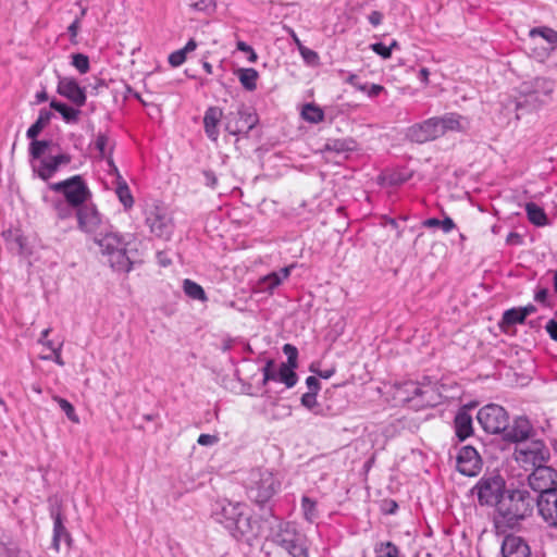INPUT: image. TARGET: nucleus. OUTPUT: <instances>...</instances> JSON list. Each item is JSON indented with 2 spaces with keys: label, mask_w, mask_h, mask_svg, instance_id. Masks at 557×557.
<instances>
[{
  "label": "nucleus",
  "mask_w": 557,
  "mask_h": 557,
  "mask_svg": "<svg viewBox=\"0 0 557 557\" xmlns=\"http://www.w3.org/2000/svg\"><path fill=\"white\" fill-rule=\"evenodd\" d=\"M530 37L540 36L553 47H557V32L549 27H534L529 32Z\"/></svg>",
  "instance_id": "nucleus-39"
},
{
  "label": "nucleus",
  "mask_w": 557,
  "mask_h": 557,
  "mask_svg": "<svg viewBox=\"0 0 557 557\" xmlns=\"http://www.w3.org/2000/svg\"><path fill=\"white\" fill-rule=\"evenodd\" d=\"M502 554L504 557H530L531 552L523 539L508 535L503 542Z\"/></svg>",
  "instance_id": "nucleus-22"
},
{
  "label": "nucleus",
  "mask_w": 557,
  "mask_h": 557,
  "mask_svg": "<svg viewBox=\"0 0 557 557\" xmlns=\"http://www.w3.org/2000/svg\"><path fill=\"white\" fill-rule=\"evenodd\" d=\"M517 460L522 462H530L534 467L545 465L549 459V450L542 441H532L525 447L518 449Z\"/></svg>",
  "instance_id": "nucleus-18"
},
{
  "label": "nucleus",
  "mask_w": 557,
  "mask_h": 557,
  "mask_svg": "<svg viewBox=\"0 0 557 557\" xmlns=\"http://www.w3.org/2000/svg\"><path fill=\"white\" fill-rule=\"evenodd\" d=\"M183 290L185 295L193 300L201 302H206L208 300L205 289L190 278H185L183 281Z\"/></svg>",
  "instance_id": "nucleus-33"
},
{
  "label": "nucleus",
  "mask_w": 557,
  "mask_h": 557,
  "mask_svg": "<svg viewBox=\"0 0 557 557\" xmlns=\"http://www.w3.org/2000/svg\"><path fill=\"white\" fill-rule=\"evenodd\" d=\"M545 330L546 332L548 333V335L550 336V338L555 342H557V321L554 320V319H550L546 325H545Z\"/></svg>",
  "instance_id": "nucleus-58"
},
{
  "label": "nucleus",
  "mask_w": 557,
  "mask_h": 557,
  "mask_svg": "<svg viewBox=\"0 0 557 557\" xmlns=\"http://www.w3.org/2000/svg\"><path fill=\"white\" fill-rule=\"evenodd\" d=\"M48 201V199L46 198ZM50 206L59 220H66L72 218L74 214L76 215L77 207L70 203L67 200L63 198H52L49 200Z\"/></svg>",
  "instance_id": "nucleus-28"
},
{
  "label": "nucleus",
  "mask_w": 557,
  "mask_h": 557,
  "mask_svg": "<svg viewBox=\"0 0 557 557\" xmlns=\"http://www.w3.org/2000/svg\"><path fill=\"white\" fill-rule=\"evenodd\" d=\"M262 373H263L262 385H267V383L269 381H277L278 371L276 372L274 370V361L273 360L270 359L265 362V366L262 369Z\"/></svg>",
  "instance_id": "nucleus-44"
},
{
  "label": "nucleus",
  "mask_w": 557,
  "mask_h": 557,
  "mask_svg": "<svg viewBox=\"0 0 557 557\" xmlns=\"http://www.w3.org/2000/svg\"><path fill=\"white\" fill-rule=\"evenodd\" d=\"M547 298H548V289L545 287L539 288L534 294V300L540 304L547 305Z\"/></svg>",
  "instance_id": "nucleus-59"
},
{
  "label": "nucleus",
  "mask_w": 557,
  "mask_h": 557,
  "mask_svg": "<svg viewBox=\"0 0 557 557\" xmlns=\"http://www.w3.org/2000/svg\"><path fill=\"white\" fill-rule=\"evenodd\" d=\"M476 419L486 433L503 434L508 426L509 416L502 406L488 404L478 411Z\"/></svg>",
  "instance_id": "nucleus-12"
},
{
  "label": "nucleus",
  "mask_w": 557,
  "mask_h": 557,
  "mask_svg": "<svg viewBox=\"0 0 557 557\" xmlns=\"http://www.w3.org/2000/svg\"><path fill=\"white\" fill-rule=\"evenodd\" d=\"M50 108L59 112L66 123H76L78 121L81 114L79 109H75L57 100L50 102Z\"/></svg>",
  "instance_id": "nucleus-31"
},
{
  "label": "nucleus",
  "mask_w": 557,
  "mask_h": 557,
  "mask_svg": "<svg viewBox=\"0 0 557 557\" xmlns=\"http://www.w3.org/2000/svg\"><path fill=\"white\" fill-rule=\"evenodd\" d=\"M535 498L527 488H508L496 508L497 515L510 528L530 517Z\"/></svg>",
  "instance_id": "nucleus-2"
},
{
  "label": "nucleus",
  "mask_w": 557,
  "mask_h": 557,
  "mask_svg": "<svg viewBox=\"0 0 557 557\" xmlns=\"http://www.w3.org/2000/svg\"><path fill=\"white\" fill-rule=\"evenodd\" d=\"M384 90H385V88L382 85L372 84L370 86L367 85V90L364 92H367V95L369 97L374 98V97L379 96Z\"/></svg>",
  "instance_id": "nucleus-60"
},
{
  "label": "nucleus",
  "mask_w": 557,
  "mask_h": 557,
  "mask_svg": "<svg viewBox=\"0 0 557 557\" xmlns=\"http://www.w3.org/2000/svg\"><path fill=\"white\" fill-rule=\"evenodd\" d=\"M78 228L95 238H98L107 231V222L95 205L86 203L76 210Z\"/></svg>",
  "instance_id": "nucleus-13"
},
{
  "label": "nucleus",
  "mask_w": 557,
  "mask_h": 557,
  "mask_svg": "<svg viewBox=\"0 0 557 557\" xmlns=\"http://www.w3.org/2000/svg\"><path fill=\"white\" fill-rule=\"evenodd\" d=\"M506 481L499 473H485L472 488L481 506L495 507L499 505L506 491Z\"/></svg>",
  "instance_id": "nucleus-6"
},
{
  "label": "nucleus",
  "mask_w": 557,
  "mask_h": 557,
  "mask_svg": "<svg viewBox=\"0 0 557 557\" xmlns=\"http://www.w3.org/2000/svg\"><path fill=\"white\" fill-rule=\"evenodd\" d=\"M295 264H290L280 269V271L271 272L258 281V288L260 292L272 293L283 281L288 278Z\"/></svg>",
  "instance_id": "nucleus-23"
},
{
  "label": "nucleus",
  "mask_w": 557,
  "mask_h": 557,
  "mask_svg": "<svg viewBox=\"0 0 557 557\" xmlns=\"http://www.w3.org/2000/svg\"><path fill=\"white\" fill-rule=\"evenodd\" d=\"M525 212L529 221L535 226H545L548 224V218L543 208L534 202L525 205Z\"/></svg>",
  "instance_id": "nucleus-30"
},
{
  "label": "nucleus",
  "mask_w": 557,
  "mask_h": 557,
  "mask_svg": "<svg viewBox=\"0 0 557 557\" xmlns=\"http://www.w3.org/2000/svg\"><path fill=\"white\" fill-rule=\"evenodd\" d=\"M224 120L222 110L219 107H209L203 115V127L206 135L212 140L218 141L221 120Z\"/></svg>",
  "instance_id": "nucleus-26"
},
{
  "label": "nucleus",
  "mask_w": 557,
  "mask_h": 557,
  "mask_svg": "<svg viewBox=\"0 0 557 557\" xmlns=\"http://www.w3.org/2000/svg\"><path fill=\"white\" fill-rule=\"evenodd\" d=\"M296 368L297 367L281 363L277 381L284 383L287 388L294 387L297 383V374L295 372Z\"/></svg>",
  "instance_id": "nucleus-37"
},
{
  "label": "nucleus",
  "mask_w": 557,
  "mask_h": 557,
  "mask_svg": "<svg viewBox=\"0 0 557 557\" xmlns=\"http://www.w3.org/2000/svg\"><path fill=\"white\" fill-rule=\"evenodd\" d=\"M295 40H296V42L298 45H300L299 40L296 37H295ZM299 50H300L301 55L304 57V59L307 62H313V61H315L318 59V54L313 50H310V49L305 48L302 46H299Z\"/></svg>",
  "instance_id": "nucleus-53"
},
{
  "label": "nucleus",
  "mask_w": 557,
  "mask_h": 557,
  "mask_svg": "<svg viewBox=\"0 0 557 557\" xmlns=\"http://www.w3.org/2000/svg\"><path fill=\"white\" fill-rule=\"evenodd\" d=\"M528 482L530 487L540 494H544L545 491H557V471L549 466L540 465L529 474Z\"/></svg>",
  "instance_id": "nucleus-14"
},
{
  "label": "nucleus",
  "mask_w": 557,
  "mask_h": 557,
  "mask_svg": "<svg viewBox=\"0 0 557 557\" xmlns=\"http://www.w3.org/2000/svg\"><path fill=\"white\" fill-rule=\"evenodd\" d=\"M51 518L53 520V536H52V547L59 552L60 543L62 540L71 543V535L67 532L64 525V518L60 507L52 508L50 511Z\"/></svg>",
  "instance_id": "nucleus-24"
},
{
  "label": "nucleus",
  "mask_w": 557,
  "mask_h": 557,
  "mask_svg": "<svg viewBox=\"0 0 557 557\" xmlns=\"http://www.w3.org/2000/svg\"><path fill=\"white\" fill-rule=\"evenodd\" d=\"M219 438L215 435L211 434H200L197 443L201 446H211L218 443Z\"/></svg>",
  "instance_id": "nucleus-54"
},
{
  "label": "nucleus",
  "mask_w": 557,
  "mask_h": 557,
  "mask_svg": "<svg viewBox=\"0 0 557 557\" xmlns=\"http://www.w3.org/2000/svg\"><path fill=\"white\" fill-rule=\"evenodd\" d=\"M482 467V459L472 446H463L457 456V470L467 476H475Z\"/></svg>",
  "instance_id": "nucleus-17"
},
{
  "label": "nucleus",
  "mask_w": 557,
  "mask_h": 557,
  "mask_svg": "<svg viewBox=\"0 0 557 557\" xmlns=\"http://www.w3.org/2000/svg\"><path fill=\"white\" fill-rule=\"evenodd\" d=\"M145 222L150 232L160 238L168 239L172 234V219L170 218L166 208L158 201L147 205L145 210Z\"/></svg>",
  "instance_id": "nucleus-11"
},
{
  "label": "nucleus",
  "mask_w": 557,
  "mask_h": 557,
  "mask_svg": "<svg viewBox=\"0 0 557 557\" xmlns=\"http://www.w3.org/2000/svg\"><path fill=\"white\" fill-rule=\"evenodd\" d=\"M72 65L81 73L86 74L89 71V59L86 54L75 53L72 55Z\"/></svg>",
  "instance_id": "nucleus-43"
},
{
  "label": "nucleus",
  "mask_w": 557,
  "mask_h": 557,
  "mask_svg": "<svg viewBox=\"0 0 557 557\" xmlns=\"http://www.w3.org/2000/svg\"><path fill=\"white\" fill-rule=\"evenodd\" d=\"M52 117V113L47 109H41L36 122L27 129V137L35 139L40 132L47 126Z\"/></svg>",
  "instance_id": "nucleus-34"
},
{
  "label": "nucleus",
  "mask_w": 557,
  "mask_h": 557,
  "mask_svg": "<svg viewBox=\"0 0 557 557\" xmlns=\"http://www.w3.org/2000/svg\"><path fill=\"white\" fill-rule=\"evenodd\" d=\"M301 510L306 521L312 523L319 518L318 504L308 496L301 498Z\"/></svg>",
  "instance_id": "nucleus-36"
},
{
  "label": "nucleus",
  "mask_w": 557,
  "mask_h": 557,
  "mask_svg": "<svg viewBox=\"0 0 557 557\" xmlns=\"http://www.w3.org/2000/svg\"><path fill=\"white\" fill-rule=\"evenodd\" d=\"M301 116L305 121L317 124L324 120V112L320 107L307 103L302 108Z\"/></svg>",
  "instance_id": "nucleus-38"
},
{
  "label": "nucleus",
  "mask_w": 557,
  "mask_h": 557,
  "mask_svg": "<svg viewBox=\"0 0 557 557\" xmlns=\"http://www.w3.org/2000/svg\"><path fill=\"white\" fill-rule=\"evenodd\" d=\"M442 136V128L437 117H430L421 123L413 124L407 129L406 137L418 144L434 140Z\"/></svg>",
  "instance_id": "nucleus-15"
},
{
  "label": "nucleus",
  "mask_w": 557,
  "mask_h": 557,
  "mask_svg": "<svg viewBox=\"0 0 557 557\" xmlns=\"http://www.w3.org/2000/svg\"><path fill=\"white\" fill-rule=\"evenodd\" d=\"M78 30H79V18L77 17L67 27V32H69L72 40H74V38H76Z\"/></svg>",
  "instance_id": "nucleus-64"
},
{
  "label": "nucleus",
  "mask_w": 557,
  "mask_h": 557,
  "mask_svg": "<svg viewBox=\"0 0 557 557\" xmlns=\"http://www.w3.org/2000/svg\"><path fill=\"white\" fill-rule=\"evenodd\" d=\"M436 117L440 122V128H442V136L447 132H462L468 127V120L455 112Z\"/></svg>",
  "instance_id": "nucleus-27"
},
{
  "label": "nucleus",
  "mask_w": 557,
  "mask_h": 557,
  "mask_svg": "<svg viewBox=\"0 0 557 557\" xmlns=\"http://www.w3.org/2000/svg\"><path fill=\"white\" fill-rule=\"evenodd\" d=\"M533 431L532 424L527 417H517L512 423L506 426L503 438L507 442L519 443L530 437Z\"/></svg>",
  "instance_id": "nucleus-21"
},
{
  "label": "nucleus",
  "mask_w": 557,
  "mask_h": 557,
  "mask_svg": "<svg viewBox=\"0 0 557 557\" xmlns=\"http://www.w3.org/2000/svg\"><path fill=\"white\" fill-rule=\"evenodd\" d=\"M283 352L287 357V361L284 362L285 364L292 366V367H298L297 364V358H298V350L297 348L292 344H285L283 346Z\"/></svg>",
  "instance_id": "nucleus-45"
},
{
  "label": "nucleus",
  "mask_w": 557,
  "mask_h": 557,
  "mask_svg": "<svg viewBox=\"0 0 557 557\" xmlns=\"http://www.w3.org/2000/svg\"><path fill=\"white\" fill-rule=\"evenodd\" d=\"M300 401H301V405L304 407H306L307 409L312 410L315 413L318 412V411H315V407L318 406L317 394H314V393H305L301 396Z\"/></svg>",
  "instance_id": "nucleus-46"
},
{
  "label": "nucleus",
  "mask_w": 557,
  "mask_h": 557,
  "mask_svg": "<svg viewBox=\"0 0 557 557\" xmlns=\"http://www.w3.org/2000/svg\"><path fill=\"white\" fill-rule=\"evenodd\" d=\"M72 161V158L67 153H60L53 157L42 158L37 162L33 163V170L37 175L47 181L51 178L59 170L61 165H66Z\"/></svg>",
  "instance_id": "nucleus-20"
},
{
  "label": "nucleus",
  "mask_w": 557,
  "mask_h": 557,
  "mask_svg": "<svg viewBox=\"0 0 557 557\" xmlns=\"http://www.w3.org/2000/svg\"><path fill=\"white\" fill-rule=\"evenodd\" d=\"M345 83L351 85L352 87H355L356 89H358L360 91L367 90V84H361L359 82L358 75H356V74H352V73L348 74V76L345 78Z\"/></svg>",
  "instance_id": "nucleus-51"
},
{
  "label": "nucleus",
  "mask_w": 557,
  "mask_h": 557,
  "mask_svg": "<svg viewBox=\"0 0 557 557\" xmlns=\"http://www.w3.org/2000/svg\"><path fill=\"white\" fill-rule=\"evenodd\" d=\"M115 195L119 198L120 202L123 205L124 210L127 211L133 208L134 197L131 193L127 183L122 178L120 174H117L116 178Z\"/></svg>",
  "instance_id": "nucleus-29"
},
{
  "label": "nucleus",
  "mask_w": 557,
  "mask_h": 557,
  "mask_svg": "<svg viewBox=\"0 0 557 557\" xmlns=\"http://www.w3.org/2000/svg\"><path fill=\"white\" fill-rule=\"evenodd\" d=\"M456 436L459 441H465L473 434V420L469 410L462 407L458 410L454 419Z\"/></svg>",
  "instance_id": "nucleus-25"
},
{
  "label": "nucleus",
  "mask_w": 557,
  "mask_h": 557,
  "mask_svg": "<svg viewBox=\"0 0 557 557\" xmlns=\"http://www.w3.org/2000/svg\"><path fill=\"white\" fill-rule=\"evenodd\" d=\"M525 321L523 317V312H521L520 308H511L506 310L503 313V318L499 322V326L504 332H507V330L510 326H513L516 324H522Z\"/></svg>",
  "instance_id": "nucleus-32"
},
{
  "label": "nucleus",
  "mask_w": 557,
  "mask_h": 557,
  "mask_svg": "<svg viewBox=\"0 0 557 557\" xmlns=\"http://www.w3.org/2000/svg\"><path fill=\"white\" fill-rule=\"evenodd\" d=\"M63 343H60L57 348H53L51 350L52 355L50 356H41V359L44 360H53L59 366H64V362L61 357V350H62Z\"/></svg>",
  "instance_id": "nucleus-49"
},
{
  "label": "nucleus",
  "mask_w": 557,
  "mask_h": 557,
  "mask_svg": "<svg viewBox=\"0 0 557 557\" xmlns=\"http://www.w3.org/2000/svg\"><path fill=\"white\" fill-rule=\"evenodd\" d=\"M50 141L47 140H33L29 146L30 157L37 161L42 159L44 153L48 149Z\"/></svg>",
  "instance_id": "nucleus-42"
},
{
  "label": "nucleus",
  "mask_w": 557,
  "mask_h": 557,
  "mask_svg": "<svg viewBox=\"0 0 557 557\" xmlns=\"http://www.w3.org/2000/svg\"><path fill=\"white\" fill-rule=\"evenodd\" d=\"M95 242L101 253L107 258L110 267L117 272H129L133 268V258L128 249L129 242L117 232H104Z\"/></svg>",
  "instance_id": "nucleus-3"
},
{
  "label": "nucleus",
  "mask_w": 557,
  "mask_h": 557,
  "mask_svg": "<svg viewBox=\"0 0 557 557\" xmlns=\"http://www.w3.org/2000/svg\"><path fill=\"white\" fill-rule=\"evenodd\" d=\"M306 384H307V387L309 389L308 393H314V394H318L319 389H320V382L319 380L315 377V376H308L306 379Z\"/></svg>",
  "instance_id": "nucleus-57"
},
{
  "label": "nucleus",
  "mask_w": 557,
  "mask_h": 557,
  "mask_svg": "<svg viewBox=\"0 0 557 557\" xmlns=\"http://www.w3.org/2000/svg\"><path fill=\"white\" fill-rule=\"evenodd\" d=\"M50 332H51L50 327L45 329L40 334L38 343L41 344L42 346L47 347L48 349L52 350L53 348H57L58 346H55L54 343L48 338Z\"/></svg>",
  "instance_id": "nucleus-52"
},
{
  "label": "nucleus",
  "mask_w": 557,
  "mask_h": 557,
  "mask_svg": "<svg viewBox=\"0 0 557 557\" xmlns=\"http://www.w3.org/2000/svg\"><path fill=\"white\" fill-rule=\"evenodd\" d=\"M185 60H186V54L181 49L172 52L169 55V63L174 67L182 65L185 62Z\"/></svg>",
  "instance_id": "nucleus-48"
},
{
  "label": "nucleus",
  "mask_w": 557,
  "mask_h": 557,
  "mask_svg": "<svg viewBox=\"0 0 557 557\" xmlns=\"http://www.w3.org/2000/svg\"><path fill=\"white\" fill-rule=\"evenodd\" d=\"M522 236L516 232H510L506 237V243L508 245H521L522 244Z\"/></svg>",
  "instance_id": "nucleus-63"
},
{
  "label": "nucleus",
  "mask_w": 557,
  "mask_h": 557,
  "mask_svg": "<svg viewBox=\"0 0 557 557\" xmlns=\"http://www.w3.org/2000/svg\"><path fill=\"white\" fill-rule=\"evenodd\" d=\"M440 227L447 234L456 227V224L451 218L445 216V219L441 221Z\"/></svg>",
  "instance_id": "nucleus-61"
},
{
  "label": "nucleus",
  "mask_w": 557,
  "mask_h": 557,
  "mask_svg": "<svg viewBox=\"0 0 557 557\" xmlns=\"http://www.w3.org/2000/svg\"><path fill=\"white\" fill-rule=\"evenodd\" d=\"M281 483L268 469H253L249 473L247 493L256 504L263 505L280 490Z\"/></svg>",
  "instance_id": "nucleus-5"
},
{
  "label": "nucleus",
  "mask_w": 557,
  "mask_h": 557,
  "mask_svg": "<svg viewBox=\"0 0 557 557\" xmlns=\"http://www.w3.org/2000/svg\"><path fill=\"white\" fill-rule=\"evenodd\" d=\"M539 513L548 527L557 529V490L545 491L535 499Z\"/></svg>",
  "instance_id": "nucleus-19"
},
{
  "label": "nucleus",
  "mask_w": 557,
  "mask_h": 557,
  "mask_svg": "<svg viewBox=\"0 0 557 557\" xmlns=\"http://www.w3.org/2000/svg\"><path fill=\"white\" fill-rule=\"evenodd\" d=\"M270 541L290 557H309L307 536L290 522H280L272 529Z\"/></svg>",
  "instance_id": "nucleus-4"
},
{
  "label": "nucleus",
  "mask_w": 557,
  "mask_h": 557,
  "mask_svg": "<svg viewBox=\"0 0 557 557\" xmlns=\"http://www.w3.org/2000/svg\"><path fill=\"white\" fill-rule=\"evenodd\" d=\"M49 188L63 196L73 206L81 208L91 197V193L81 175H74L61 182L51 183Z\"/></svg>",
  "instance_id": "nucleus-7"
},
{
  "label": "nucleus",
  "mask_w": 557,
  "mask_h": 557,
  "mask_svg": "<svg viewBox=\"0 0 557 557\" xmlns=\"http://www.w3.org/2000/svg\"><path fill=\"white\" fill-rule=\"evenodd\" d=\"M555 84L546 77H536L524 82L520 86V94L525 98L524 103L532 109H537L546 103L554 91Z\"/></svg>",
  "instance_id": "nucleus-10"
},
{
  "label": "nucleus",
  "mask_w": 557,
  "mask_h": 557,
  "mask_svg": "<svg viewBox=\"0 0 557 557\" xmlns=\"http://www.w3.org/2000/svg\"><path fill=\"white\" fill-rule=\"evenodd\" d=\"M57 92L77 108L86 103V88L82 87L74 77L59 76Z\"/></svg>",
  "instance_id": "nucleus-16"
},
{
  "label": "nucleus",
  "mask_w": 557,
  "mask_h": 557,
  "mask_svg": "<svg viewBox=\"0 0 557 557\" xmlns=\"http://www.w3.org/2000/svg\"><path fill=\"white\" fill-rule=\"evenodd\" d=\"M368 21L373 26H379L383 21V14L379 11H372L369 16Z\"/></svg>",
  "instance_id": "nucleus-62"
},
{
  "label": "nucleus",
  "mask_w": 557,
  "mask_h": 557,
  "mask_svg": "<svg viewBox=\"0 0 557 557\" xmlns=\"http://www.w3.org/2000/svg\"><path fill=\"white\" fill-rule=\"evenodd\" d=\"M211 516L237 541L251 544L259 535L260 524L252 518L245 503L227 499L218 500L213 506Z\"/></svg>",
  "instance_id": "nucleus-1"
},
{
  "label": "nucleus",
  "mask_w": 557,
  "mask_h": 557,
  "mask_svg": "<svg viewBox=\"0 0 557 557\" xmlns=\"http://www.w3.org/2000/svg\"><path fill=\"white\" fill-rule=\"evenodd\" d=\"M108 143H109V138L106 134H98V136L95 140V147L100 152L101 156L106 154Z\"/></svg>",
  "instance_id": "nucleus-50"
},
{
  "label": "nucleus",
  "mask_w": 557,
  "mask_h": 557,
  "mask_svg": "<svg viewBox=\"0 0 557 557\" xmlns=\"http://www.w3.org/2000/svg\"><path fill=\"white\" fill-rule=\"evenodd\" d=\"M203 177H205V184L206 186L210 187V188H215L216 185H218V178L214 174V172L210 171V170H206L203 171Z\"/></svg>",
  "instance_id": "nucleus-55"
},
{
  "label": "nucleus",
  "mask_w": 557,
  "mask_h": 557,
  "mask_svg": "<svg viewBox=\"0 0 557 557\" xmlns=\"http://www.w3.org/2000/svg\"><path fill=\"white\" fill-rule=\"evenodd\" d=\"M370 48L373 52H375L383 59H389L392 55V47L385 46L382 42L372 44Z\"/></svg>",
  "instance_id": "nucleus-47"
},
{
  "label": "nucleus",
  "mask_w": 557,
  "mask_h": 557,
  "mask_svg": "<svg viewBox=\"0 0 557 557\" xmlns=\"http://www.w3.org/2000/svg\"><path fill=\"white\" fill-rule=\"evenodd\" d=\"M188 4L198 11L206 10L212 2V0H186Z\"/></svg>",
  "instance_id": "nucleus-56"
},
{
  "label": "nucleus",
  "mask_w": 557,
  "mask_h": 557,
  "mask_svg": "<svg viewBox=\"0 0 557 557\" xmlns=\"http://www.w3.org/2000/svg\"><path fill=\"white\" fill-rule=\"evenodd\" d=\"M237 76L245 89L252 91L257 88L258 72L255 69H239Z\"/></svg>",
  "instance_id": "nucleus-35"
},
{
  "label": "nucleus",
  "mask_w": 557,
  "mask_h": 557,
  "mask_svg": "<svg viewBox=\"0 0 557 557\" xmlns=\"http://www.w3.org/2000/svg\"><path fill=\"white\" fill-rule=\"evenodd\" d=\"M257 113L244 103L224 115V128L230 135H245L258 124Z\"/></svg>",
  "instance_id": "nucleus-8"
},
{
  "label": "nucleus",
  "mask_w": 557,
  "mask_h": 557,
  "mask_svg": "<svg viewBox=\"0 0 557 557\" xmlns=\"http://www.w3.org/2000/svg\"><path fill=\"white\" fill-rule=\"evenodd\" d=\"M374 552L376 557H399V550L392 542L380 543Z\"/></svg>",
  "instance_id": "nucleus-40"
},
{
  "label": "nucleus",
  "mask_w": 557,
  "mask_h": 557,
  "mask_svg": "<svg viewBox=\"0 0 557 557\" xmlns=\"http://www.w3.org/2000/svg\"><path fill=\"white\" fill-rule=\"evenodd\" d=\"M397 396L404 401L420 400L421 406H436L440 403L441 395L431 382L417 383L406 382L397 388Z\"/></svg>",
  "instance_id": "nucleus-9"
},
{
  "label": "nucleus",
  "mask_w": 557,
  "mask_h": 557,
  "mask_svg": "<svg viewBox=\"0 0 557 557\" xmlns=\"http://www.w3.org/2000/svg\"><path fill=\"white\" fill-rule=\"evenodd\" d=\"M53 400L60 406L61 410L64 411L70 421H72L73 423H79V418L76 414L75 409L70 401L59 396H54Z\"/></svg>",
  "instance_id": "nucleus-41"
}]
</instances>
